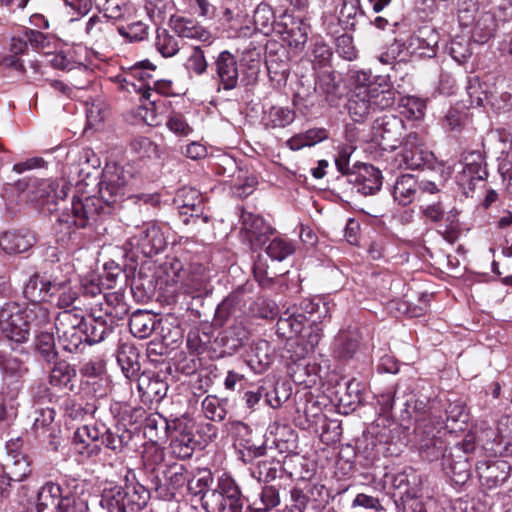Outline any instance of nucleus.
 <instances>
[{
  "label": "nucleus",
  "instance_id": "774afa93",
  "mask_svg": "<svg viewBox=\"0 0 512 512\" xmlns=\"http://www.w3.org/2000/svg\"><path fill=\"white\" fill-rule=\"evenodd\" d=\"M55 411L51 407L39 409L35 412L32 430L36 434L48 431L54 421Z\"/></svg>",
  "mask_w": 512,
  "mask_h": 512
},
{
  "label": "nucleus",
  "instance_id": "864d4df0",
  "mask_svg": "<svg viewBox=\"0 0 512 512\" xmlns=\"http://www.w3.org/2000/svg\"><path fill=\"white\" fill-rule=\"evenodd\" d=\"M400 106L401 113L409 119L419 120L425 115L426 102L421 98L415 96L403 97Z\"/></svg>",
  "mask_w": 512,
  "mask_h": 512
},
{
  "label": "nucleus",
  "instance_id": "37998d69",
  "mask_svg": "<svg viewBox=\"0 0 512 512\" xmlns=\"http://www.w3.org/2000/svg\"><path fill=\"white\" fill-rule=\"evenodd\" d=\"M350 79L353 85L352 92H363L369 94L373 87H378L377 83L380 82V79H383L386 84L392 85L389 76L379 75L375 76L372 80L370 72L365 70L351 71Z\"/></svg>",
  "mask_w": 512,
  "mask_h": 512
},
{
  "label": "nucleus",
  "instance_id": "9d476101",
  "mask_svg": "<svg viewBox=\"0 0 512 512\" xmlns=\"http://www.w3.org/2000/svg\"><path fill=\"white\" fill-rule=\"evenodd\" d=\"M400 158V166L406 169L432 168L435 160L434 154L425 147L423 137L416 132L406 136Z\"/></svg>",
  "mask_w": 512,
  "mask_h": 512
},
{
  "label": "nucleus",
  "instance_id": "412c9836",
  "mask_svg": "<svg viewBox=\"0 0 512 512\" xmlns=\"http://www.w3.org/2000/svg\"><path fill=\"white\" fill-rule=\"evenodd\" d=\"M438 34L430 29H422L418 34L409 37L407 52L419 57L431 58L436 55Z\"/></svg>",
  "mask_w": 512,
  "mask_h": 512
},
{
  "label": "nucleus",
  "instance_id": "13d9d810",
  "mask_svg": "<svg viewBox=\"0 0 512 512\" xmlns=\"http://www.w3.org/2000/svg\"><path fill=\"white\" fill-rule=\"evenodd\" d=\"M104 424H86L79 428L74 433L75 444H86L89 442H97L101 439Z\"/></svg>",
  "mask_w": 512,
  "mask_h": 512
},
{
  "label": "nucleus",
  "instance_id": "dca6fc26",
  "mask_svg": "<svg viewBox=\"0 0 512 512\" xmlns=\"http://www.w3.org/2000/svg\"><path fill=\"white\" fill-rule=\"evenodd\" d=\"M170 27L180 38L197 40L207 43V45H210L214 40L212 33L206 27L191 18L173 16L170 19Z\"/></svg>",
  "mask_w": 512,
  "mask_h": 512
},
{
  "label": "nucleus",
  "instance_id": "e433bc0d",
  "mask_svg": "<svg viewBox=\"0 0 512 512\" xmlns=\"http://www.w3.org/2000/svg\"><path fill=\"white\" fill-rule=\"evenodd\" d=\"M328 138V132L324 128H312L299 133L287 140L286 145L293 151L304 147L314 146Z\"/></svg>",
  "mask_w": 512,
  "mask_h": 512
},
{
  "label": "nucleus",
  "instance_id": "0e129e2a",
  "mask_svg": "<svg viewBox=\"0 0 512 512\" xmlns=\"http://www.w3.org/2000/svg\"><path fill=\"white\" fill-rule=\"evenodd\" d=\"M407 52V44L401 40H394L386 49L385 52L379 56V61L383 64H392L394 61L405 60Z\"/></svg>",
  "mask_w": 512,
  "mask_h": 512
},
{
  "label": "nucleus",
  "instance_id": "6e6d98bb",
  "mask_svg": "<svg viewBox=\"0 0 512 512\" xmlns=\"http://www.w3.org/2000/svg\"><path fill=\"white\" fill-rule=\"evenodd\" d=\"M202 411L207 419L220 422L225 419V404L216 396L208 395L202 401Z\"/></svg>",
  "mask_w": 512,
  "mask_h": 512
},
{
  "label": "nucleus",
  "instance_id": "4be33fe9",
  "mask_svg": "<svg viewBox=\"0 0 512 512\" xmlns=\"http://www.w3.org/2000/svg\"><path fill=\"white\" fill-rule=\"evenodd\" d=\"M138 390L145 401L159 402L166 396L168 385L158 374L148 372L138 378Z\"/></svg>",
  "mask_w": 512,
  "mask_h": 512
},
{
  "label": "nucleus",
  "instance_id": "f257e3e1",
  "mask_svg": "<svg viewBox=\"0 0 512 512\" xmlns=\"http://www.w3.org/2000/svg\"><path fill=\"white\" fill-rule=\"evenodd\" d=\"M212 482V476L204 472L199 477L190 474L187 487L190 493L202 494V507L206 512H242L244 496L236 481L227 474H223L217 480L214 489L208 487Z\"/></svg>",
  "mask_w": 512,
  "mask_h": 512
},
{
  "label": "nucleus",
  "instance_id": "4d7b16f0",
  "mask_svg": "<svg viewBox=\"0 0 512 512\" xmlns=\"http://www.w3.org/2000/svg\"><path fill=\"white\" fill-rule=\"evenodd\" d=\"M295 247L293 243L285 238H274L266 247L267 255L277 261H283L293 254Z\"/></svg>",
  "mask_w": 512,
  "mask_h": 512
},
{
  "label": "nucleus",
  "instance_id": "39448f33",
  "mask_svg": "<svg viewBox=\"0 0 512 512\" xmlns=\"http://www.w3.org/2000/svg\"><path fill=\"white\" fill-rule=\"evenodd\" d=\"M135 181L131 167L108 163L99 182L100 197L109 206L123 201L125 197L131 198Z\"/></svg>",
  "mask_w": 512,
  "mask_h": 512
},
{
  "label": "nucleus",
  "instance_id": "0eeeda50",
  "mask_svg": "<svg viewBox=\"0 0 512 512\" xmlns=\"http://www.w3.org/2000/svg\"><path fill=\"white\" fill-rule=\"evenodd\" d=\"M166 245L167 240L162 228L154 222H148L135 227L124 244V250L131 259L140 255L152 257L163 251Z\"/></svg>",
  "mask_w": 512,
  "mask_h": 512
},
{
  "label": "nucleus",
  "instance_id": "a211bd4d",
  "mask_svg": "<svg viewBox=\"0 0 512 512\" xmlns=\"http://www.w3.org/2000/svg\"><path fill=\"white\" fill-rule=\"evenodd\" d=\"M350 182L362 195H374L382 186V174L373 165L363 164L352 174Z\"/></svg>",
  "mask_w": 512,
  "mask_h": 512
},
{
  "label": "nucleus",
  "instance_id": "f03ea898",
  "mask_svg": "<svg viewBox=\"0 0 512 512\" xmlns=\"http://www.w3.org/2000/svg\"><path fill=\"white\" fill-rule=\"evenodd\" d=\"M80 488L76 479L45 483L37 494V512H90L87 501L78 496Z\"/></svg>",
  "mask_w": 512,
  "mask_h": 512
},
{
  "label": "nucleus",
  "instance_id": "cd10ccee",
  "mask_svg": "<svg viewBox=\"0 0 512 512\" xmlns=\"http://www.w3.org/2000/svg\"><path fill=\"white\" fill-rule=\"evenodd\" d=\"M359 335L355 331H340L335 338L333 354L339 360H348L358 349Z\"/></svg>",
  "mask_w": 512,
  "mask_h": 512
},
{
  "label": "nucleus",
  "instance_id": "58836bf2",
  "mask_svg": "<svg viewBox=\"0 0 512 512\" xmlns=\"http://www.w3.org/2000/svg\"><path fill=\"white\" fill-rule=\"evenodd\" d=\"M296 117L294 110L288 107L272 106L264 112L262 122L267 128H284Z\"/></svg>",
  "mask_w": 512,
  "mask_h": 512
},
{
  "label": "nucleus",
  "instance_id": "5701e85b",
  "mask_svg": "<svg viewBox=\"0 0 512 512\" xmlns=\"http://www.w3.org/2000/svg\"><path fill=\"white\" fill-rule=\"evenodd\" d=\"M121 88L126 90L127 92H136L141 94V98L150 101L151 104L155 103V99H153V94H161V95H170L172 93V81L170 80H156L153 82V88L147 83L143 81L140 82L139 85L133 83L129 80L128 76L123 78L121 83Z\"/></svg>",
  "mask_w": 512,
  "mask_h": 512
},
{
  "label": "nucleus",
  "instance_id": "4c0bfd02",
  "mask_svg": "<svg viewBox=\"0 0 512 512\" xmlns=\"http://www.w3.org/2000/svg\"><path fill=\"white\" fill-rule=\"evenodd\" d=\"M170 424L171 420L160 414H152L145 420L144 435L153 442L167 440Z\"/></svg>",
  "mask_w": 512,
  "mask_h": 512
},
{
  "label": "nucleus",
  "instance_id": "aec40b11",
  "mask_svg": "<svg viewBox=\"0 0 512 512\" xmlns=\"http://www.w3.org/2000/svg\"><path fill=\"white\" fill-rule=\"evenodd\" d=\"M112 311L106 309L105 317L91 315L88 320L84 319V343H100L113 331Z\"/></svg>",
  "mask_w": 512,
  "mask_h": 512
},
{
  "label": "nucleus",
  "instance_id": "9b49d317",
  "mask_svg": "<svg viewBox=\"0 0 512 512\" xmlns=\"http://www.w3.org/2000/svg\"><path fill=\"white\" fill-rule=\"evenodd\" d=\"M443 429L442 422L437 421L433 427L419 425L415 428L419 450L423 457L428 461H435L439 458L444 460L447 456L446 445L440 436Z\"/></svg>",
  "mask_w": 512,
  "mask_h": 512
},
{
  "label": "nucleus",
  "instance_id": "09e8293b",
  "mask_svg": "<svg viewBox=\"0 0 512 512\" xmlns=\"http://www.w3.org/2000/svg\"><path fill=\"white\" fill-rule=\"evenodd\" d=\"M156 50L165 58L175 56L180 50L179 40L166 29H157L155 38Z\"/></svg>",
  "mask_w": 512,
  "mask_h": 512
},
{
  "label": "nucleus",
  "instance_id": "7c9ffc66",
  "mask_svg": "<svg viewBox=\"0 0 512 512\" xmlns=\"http://www.w3.org/2000/svg\"><path fill=\"white\" fill-rule=\"evenodd\" d=\"M499 22L495 18V14L486 11L481 13L472 30V38L479 44L486 43L495 35Z\"/></svg>",
  "mask_w": 512,
  "mask_h": 512
},
{
  "label": "nucleus",
  "instance_id": "603ef678",
  "mask_svg": "<svg viewBox=\"0 0 512 512\" xmlns=\"http://www.w3.org/2000/svg\"><path fill=\"white\" fill-rule=\"evenodd\" d=\"M84 315L80 308L65 309L58 313L55 318V328L57 332L68 328L69 326H83Z\"/></svg>",
  "mask_w": 512,
  "mask_h": 512
},
{
  "label": "nucleus",
  "instance_id": "c756f323",
  "mask_svg": "<svg viewBox=\"0 0 512 512\" xmlns=\"http://www.w3.org/2000/svg\"><path fill=\"white\" fill-rule=\"evenodd\" d=\"M298 313H303L307 317L306 322L319 323L327 317H330L329 303L322 298H307L301 301L296 309Z\"/></svg>",
  "mask_w": 512,
  "mask_h": 512
},
{
  "label": "nucleus",
  "instance_id": "680f3d73",
  "mask_svg": "<svg viewBox=\"0 0 512 512\" xmlns=\"http://www.w3.org/2000/svg\"><path fill=\"white\" fill-rule=\"evenodd\" d=\"M194 425L188 418H175L171 420L170 428L168 431V439L170 441L187 437H194Z\"/></svg>",
  "mask_w": 512,
  "mask_h": 512
},
{
  "label": "nucleus",
  "instance_id": "338daca9",
  "mask_svg": "<svg viewBox=\"0 0 512 512\" xmlns=\"http://www.w3.org/2000/svg\"><path fill=\"white\" fill-rule=\"evenodd\" d=\"M355 147L351 144H345L338 147L337 156L335 158V165L337 170L343 175L352 176L355 172L350 167V157L353 154Z\"/></svg>",
  "mask_w": 512,
  "mask_h": 512
},
{
  "label": "nucleus",
  "instance_id": "b1692460",
  "mask_svg": "<svg viewBox=\"0 0 512 512\" xmlns=\"http://www.w3.org/2000/svg\"><path fill=\"white\" fill-rule=\"evenodd\" d=\"M306 320L307 317L303 313L287 309L280 315L276 323V333L285 339L298 336L304 331Z\"/></svg>",
  "mask_w": 512,
  "mask_h": 512
},
{
  "label": "nucleus",
  "instance_id": "79ce46f5",
  "mask_svg": "<svg viewBox=\"0 0 512 512\" xmlns=\"http://www.w3.org/2000/svg\"><path fill=\"white\" fill-rule=\"evenodd\" d=\"M176 202L182 215L198 213L202 207V199L198 190L194 188H182L177 192Z\"/></svg>",
  "mask_w": 512,
  "mask_h": 512
},
{
  "label": "nucleus",
  "instance_id": "ea45409f",
  "mask_svg": "<svg viewBox=\"0 0 512 512\" xmlns=\"http://www.w3.org/2000/svg\"><path fill=\"white\" fill-rule=\"evenodd\" d=\"M279 504L278 489L274 486H264L259 497L248 504L245 512H268Z\"/></svg>",
  "mask_w": 512,
  "mask_h": 512
},
{
  "label": "nucleus",
  "instance_id": "c9c22d12",
  "mask_svg": "<svg viewBox=\"0 0 512 512\" xmlns=\"http://www.w3.org/2000/svg\"><path fill=\"white\" fill-rule=\"evenodd\" d=\"M156 320L149 312L137 310L129 320L130 332L137 338L144 339L151 335L155 329Z\"/></svg>",
  "mask_w": 512,
  "mask_h": 512
},
{
  "label": "nucleus",
  "instance_id": "49530a36",
  "mask_svg": "<svg viewBox=\"0 0 512 512\" xmlns=\"http://www.w3.org/2000/svg\"><path fill=\"white\" fill-rule=\"evenodd\" d=\"M84 326H69L57 332L59 342L68 352H76L84 345Z\"/></svg>",
  "mask_w": 512,
  "mask_h": 512
},
{
  "label": "nucleus",
  "instance_id": "a18cd8bd",
  "mask_svg": "<svg viewBox=\"0 0 512 512\" xmlns=\"http://www.w3.org/2000/svg\"><path fill=\"white\" fill-rule=\"evenodd\" d=\"M25 322L28 324V333L32 327L42 328L50 323L51 317L49 309L39 303L29 304L23 308Z\"/></svg>",
  "mask_w": 512,
  "mask_h": 512
},
{
  "label": "nucleus",
  "instance_id": "052dcab7",
  "mask_svg": "<svg viewBox=\"0 0 512 512\" xmlns=\"http://www.w3.org/2000/svg\"><path fill=\"white\" fill-rule=\"evenodd\" d=\"M207 61L205 53L201 46H191L185 67L188 71L194 72L196 75H202L207 70Z\"/></svg>",
  "mask_w": 512,
  "mask_h": 512
},
{
  "label": "nucleus",
  "instance_id": "e2e57ef3",
  "mask_svg": "<svg viewBox=\"0 0 512 512\" xmlns=\"http://www.w3.org/2000/svg\"><path fill=\"white\" fill-rule=\"evenodd\" d=\"M36 347L43 359L47 362L52 361L57 352L55 349V339L51 332L42 331L37 335Z\"/></svg>",
  "mask_w": 512,
  "mask_h": 512
},
{
  "label": "nucleus",
  "instance_id": "6ab92c4d",
  "mask_svg": "<svg viewBox=\"0 0 512 512\" xmlns=\"http://www.w3.org/2000/svg\"><path fill=\"white\" fill-rule=\"evenodd\" d=\"M510 464L502 459L479 462L477 472L482 484L489 489L502 485L510 475Z\"/></svg>",
  "mask_w": 512,
  "mask_h": 512
},
{
  "label": "nucleus",
  "instance_id": "8fccbe9b",
  "mask_svg": "<svg viewBox=\"0 0 512 512\" xmlns=\"http://www.w3.org/2000/svg\"><path fill=\"white\" fill-rule=\"evenodd\" d=\"M504 80H501L498 85L493 84V90L490 92L488 105L496 111H506L512 107V89H504Z\"/></svg>",
  "mask_w": 512,
  "mask_h": 512
},
{
  "label": "nucleus",
  "instance_id": "20e7f679",
  "mask_svg": "<svg viewBox=\"0 0 512 512\" xmlns=\"http://www.w3.org/2000/svg\"><path fill=\"white\" fill-rule=\"evenodd\" d=\"M378 87H373L371 93L351 92L347 103L348 113L355 122L366 119L370 113L384 110L394 105L396 90L383 79L379 80Z\"/></svg>",
  "mask_w": 512,
  "mask_h": 512
},
{
  "label": "nucleus",
  "instance_id": "ddd939ff",
  "mask_svg": "<svg viewBox=\"0 0 512 512\" xmlns=\"http://www.w3.org/2000/svg\"><path fill=\"white\" fill-rule=\"evenodd\" d=\"M460 166L461 171L458 172L457 181L463 189L469 191H473L477 184L482 183L488 175L484 158L478 151L468 153Z\"/></svg>",
  "mask_w": 512,
  "mask_h": 512
},
{
  "label": "nucleus",
  "instance_id": "7ed1b4c3",
  "mask_svg": "<svg viewBox=\"0 0 512 512\" xmlns=\"http://www.w3.org/2000/svg\"><path fill=\"white\" fill-rule=\"evenodd\" d=\"M167 282L178 285L179 288L193 298L208 295L212 291L208 270L198 263L187 267L179 259H172L165 269Z\"/></svg>",
  "mask_w": 512,
  "mask_h": 512
},
{
  "label": "nucleus",
  "instance_id": "5fc2aeb1",
  "mask_svg": "<svg viewBox=\"0 0 512 512\" xmlns=\"http://www.w3.org/2000/svg\"><path fill=\"white\" fill-rule=\"evenodd\" d=\"M450 56L458 63H464L472 55L470 39L465 36L453 38L447 46Z\"/></svg>",
  "mask_w": 512,
  "mask_h": 512
},
{
  "label": "nucleus",
  "instance_id": "a19ab883",
  "mask_svg": "<svg viewBox=\"0 0 512 512\" xmlns=\"http://www.w3.org/2000/svg\"><path fill=\"white\" fill-rule=\"evenodd\" d=\"M131 435L132 433L130 430L118 427L115 430H112L111 428L106 427L104 424L101 435V443L108 449L118 453L128 445L132 437Z\"/></svg>",
  "mask_w": 512,
  "mask_h": 512
},
{
  "label": "nucleus",
  "instance_id": "bb28decb",
  "mask_svg": "<svg viewBox=\"0 0 512 512\" xmlns=\"http://www.w3.org/2000/svg\"><path fill=\"white\" fill-rule=\"evenodd\" d=\"M419 191V182L411 174H404L396 179L393 187V197L400 205L410 204Z\"/></svg>",
  "mask_w": 512,
  "mask_h": 512
},
{
  "label": "nucleus",
  "instance_id": "f8f14e48",
  "mask_svg": "<svg viewBox=\"0 0 512 512\" xmlns=\"http://www.w3.org/2000/svg\"><path fill=\"white\" fill-rule=\"evenodd\" d=\"M97 214L96 200L93 198H73L71 208L66 209L59 215L58 221L67 228H85L95 220Z\"/></svg>",
  "mask_w": 512,
  "mask_h": 512
},
{
  "label": "nucleus",
  "instance_id": "473e14b6",
  "mask_svg": "<svg viewBox=\"0 0 512 512\" xmlns=\"http://www.w3.org/2000/svg\"><path fill=\"white\" fill-rule=\"evenodd\" d=\"M75 377L76 370L69 363L60 361L52 368L49 382L53 387L73 391Z\"/></svg>",
  "mask_w": 512,
  "mask_h": 512
},
{
  "label": "nucleus",
  "instance_id": "f704fd0d",
  "mask_svg": "<svg viewBox=\"0 0 512 512\" xmlns=\"http://www.w3.org/2000/svg\"><path fill=\"white\" fill-rule=\"evenodd\" d=\"M421 484V476L417 474L412 468L398 473L393 479V485L397 489L403 490L402 494L411 498H417L420 495Z\"/></svg>",
  "mask_w": 512,
  "mask_h": 512
},
{
  "label": "nucleus",
  "instance_id": "2f4dec72",
  "mask_svg": "<svg viewBox=\"0 0 512 512\" xmlns=\"http://www.w3.org/2000/svg\"><path fill=\"white\" fill-rule=\"evenodd\" d=\"M441 465L444 472L456 484H464L470 477V465L464 456L454 460L452 454L448 453Z\"/></svg>",
  "mask_w": 512,
  "mask_h": 512
},
{
  "label": "nucleus",
  "instance_id": "de8ad7c7",
  "mask_svg": "<svg viewBox=\"0 0 512 512\" xmlns=\"http://www.w3.org/2000/svg\"><path fill=\"white\" fill-rule=\"evenodd\" d=\"M52 292L57 295V307L63 310L72 306L78 299V292L71 286L69 278L63 281L53 280Z\"/></svg>",
  "mask_w": 512,
  "mask_h": 512
},
{
  "label": "nucleus",
  "instance_id": "c03bdc74",
  "mask_svg": "<svg viewBox=\"0 0 512 512\" xmlns=\"http://www.w3.org/2000/svg\"><path fill=\"white\" fill-rule=\"evenodd\" d=\"M466 90L470 98L471 105L485 107L488 105L493 85L491 86L487 82H480L478 77H473L469 78Z\"/></svg>",
  "mask_w": 512,
  "mask_h": 512
},
{
  "label": "nucleus",
  "instance_id": "72a5a7b5",
  "mask_svg": "<svg viewBox=\"0 0 512 512\" xmlns=\"http://www.w3.org/2000/svg\"><path fill=\"white\" fill-rule=\"evenodd\" d=\"M117 361L127 378L137 376L140 370L137 348L130 344H122L117 351Z\"/></svg>",
  "mask_w": 512,
  "mask_h": 512
},
{
  "label": "nucleus",
  "instance_id": "c85d7f7f",
  "mask_svg": "<svg viewBox=\"0 0 512 512\" xmlns=\"http://www.w3.org/2000/svg\"><path fill=\"white\" fill-rule=\"evenodd\" d=\"M405 409L401 411V418L403 421L414 419L416 427L423 425L424 427L430 426L433 423L431 418L430 408L427 403L420 400L408 399L403 404Z\"/></svg>",
  "mask_w": 512,
  "mask_h": 512
},
{
  "label": "nucleus",
  "instance_id": "2eb2a0df",
  "mask_svg": "<svg viewBox=\"0 0 512 512\" xmlns=\"http://www.w3.org/2000/svg\"><path fill=\"white\" fill-rule=\"evenodd\" d=\"M402 121L394 115H383L373 124L374 139L385 149H394L400 141Z\"/></svg>",
  "mask_w": 512,
  "mask_h": 512
},
{
  "label": "nucleus",
  "instance_id": "423d86ee",
  "mask_svg": "<svg viewBox=\"0 0 512 512\" xmlns=\"http://www.w3.org/2000/svg\"><path fill=\"white\" fill-rule=\"evenodd\" d=\"M149 492L142 485L110 483L101 493L100 505L108 512H134L145 506Z\"/></svg>",
  "mask_w": 512,
  "mask_h": 512
},
{
  "label": "nucleus",
  "instance_id": "393cba45",
  "mask_svg": "<svg viewBox=\"0 0 512 512\" xmlns=\"http://www.w3.org/2000/svg\"><path fill=\"white\" fill-rule=\"evenodd\" d=\"M241 222L243 229L248 234V239L253 245H261L264 237L271 233V227L265 220L252 212L242 211Z\"/></svg>",
  "mask_w": 512,
  "mask_h": 512
},
{
  "label": "nucleus",
  "instance_id": "a878e982",
  "mask_svg": "<svg viewBox=\"0 0 512 512\" xmlns=\"http://www.w3.org/2000/svg\"><path fill=\"white\" fill-rule=\"evenodd\" d=\"M53 281H48L38 275L29 278L23 289L24 296L31 302L30 304L47 301L54 295L52 292Z\"/></svg>",
  "mask_w": 512,
  "mask_h": 512
},
{
  "label": "nucleus",
  "instance_id": "6e6552de",
  "mask_svg": "<svg viewBox=\"0 0 512 512\" xmlns=\"http://www.w3.org/2000/svg\"><path fill=\"white\" fill-rule=\"evenodd\" d=\"M71 184L65 178L36 180L32 185L31 200L44 213L56 210L59 200L65 199Z\"/></svg>",
  "mask_w": 512,
  "mask_h": 512
},
{
  "label": "nucleus",
  "instance_id": "1a4fd4ad",
  "mask_svg": "<svg viewBox=\"0 0 512 512\" xmlns=\"http://www.w3.org/2000/svg\"><path fill=\"white\" fill-rule=\"evenodd\" d=\"M0 332L16 343H24L29 339L23 307L18 303L7 302L0 308Z\"/></svg>",
  "mask_w": 512,
  "mask_h": 512
},
{
  "label": "nucleus",
  "instance_id": "bf43d9fd",
  "mask_svg": "<svg viewBox=\"0 0 512 512\" xmlns=\"http://www.w3.org/2000/svg\"><path fill=\"white\" fill-rule=\"evenodd\" d=\"M110 29L111 25L106 18L94 15L86 23L85 31L91 39L98 42L106 39V34Z\"/></svg>",
  "mask_w": 512,
  "mask_h": 512
},
{
  "label": "nucleus",
  "instance_id": "69168bd1",
  "mask_svg": "<svg viewBox=\"0 0 512 512\" xmlns=\"http://www.w3.org/2000/svg\"><path fill=\"white\" fill-rule=\"evenodd\" d=\"M190 476V472L182 464H173L165 472V478L175 488L183 487Z\"/></svg>",
  "mask_w": 512,
  "mask_h": 512
},
{
  "label": "nucleus",
  "instance_id": "f3484780",
  "mask_svg": "<svg viewBox=\"0 0 512 512\" xmlns=\"http://www.w3.org/2000/svg\"><path fill=\"white\" fill-rule=\"evenodd\" d=\"M36 242L35 233L26 228L7 231L0 236V248L9 255L27 252Z\"/></svg>",
  "mask_w": 512,
  "mask_h": 512
},
{
  "label": "nucleus",
  "instance_id": "4468645a",
  "mask_svg": "<svg viewBox=\"0 0 512 512\" xmlns=\"http://www.w3.org/2000/svg\"><path fill=\"white\" fill-rule=\"evenodd\" d=\"M218 90H232L237 87L239 79L238 63L235 56L227 50L218 54L211 66Z\"/></svg>",
  "mask_w": 512,
  "mask_h": 512
},
{
  "label": "nucleus",
  "instance_id": "3c124183",
  "mask_svg": "<svg viewBox=\"0 0 512 512\" xmlns=\"http://www.w3.org/2000/svg\"><path fill=\"white\" fill-rule=\"evenodd\" d=\"M6 474L12 481L20 482L24 480L31 472L29 462L26 457L16 454L5 464Z\"/></svg>",
  "mask_w": 512,
  "mask_h": 512
}]
</instances>
